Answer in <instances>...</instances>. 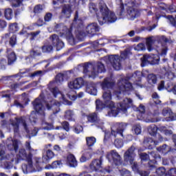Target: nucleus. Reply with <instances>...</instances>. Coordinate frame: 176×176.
Returning a JSON list of instances; mask_svg holds the SVG:
<instances>
[{
  "instance_id": "nucleus-51",
  "label": "nucleus",
  "mask_w": 176,
  "mask_h": 176,
  "mask_svg": "<svg viewBox=\"0 0 176 176\" xmlns=\"http://www.w3.org/2000/svg\"><path fill=\"white\" fill-rule=\"evenodd\" d=\"M89 10L91 13H96L97 12V7L96 6V4L94 3H89Z\"/></svg>"
},
{
  "instance_id": "nucleus-27",
  "label": "nucleus",
  "mask_w": 176,
  "mask_h": 176,
  "mask_svg": "<svg viewBox=\"0 0 176 176\" xmlns=\"http://www.w3.org/2000/svg\"><path fill=\"white\" fill-rule=\"evenodd\" d=\"M87 93L91 94V96H97V88L96 84L91 82L87 85Z\"/></svg>"
},
{
  "instance_id": "nucleus-60",
  "label": "nucleus",
  "mask_w": 176,
  "mask_h": 176,
  "mask_svg": "<svg viewBox=\"0 0 176 176\" xmlns=\"http://www.w3.org/2000/svg\"><path fill=\"white\" fill-rule=\"evenodd\" d=\"M167 175H169V176H176V168L170 169L168 171Z\"/></svg>"
},
{
  "instance_id": "nucleus-61",
  "label": "nucleus",
  "mask_w": 176,
  "mask_h": 176,
  "mask_svg": "<svg viewBox=\"0 0 176 176\" xmlns=\"http://www.w3.org/2000/svg\"><path fill=\"white\" fill-rule=\"evenodd\" d=\"M52 13H47L44 17V20L45 21H50L52 20Z\"/></svg>"
},
{
  "instance_id": "nucleus-53",
  "label": "nucleus",
  "mask_w": 176,
  "mask_h": 176,
  "mask_svg": "<svg viewBox=\"0 0 176 176\" xmlns=\"http://www.w3.org/2000/svg\"><path fill=\"white\" fill-rule=\"evenodd\" d=\"M52 168H60L61 167V162L55 161L51 165Z\"/></svg>"
},
{
  "instance_id": "nucleus-13",
  "label": "nucleus",
  "mask_w": 176,
  "mask_h": 176,
  "mask_svg": "<svg viewBox=\"0 0 176 176\" xmlns=\"http://www.w3.org/2000/svg\"><path fill=\"white\" fill-rule=\"evenodd\" d=\"M87 121L89 123H96V125L98 129H104V122L100 120V117H98V114L96 113H91L87 116Z\"/></svg>"
},
{
  "instance_id": "nucleus-41",
  "label": "nucleus",
  "mask_w": 176,
  "mask_h": 176,
  "mask_svg": "<svg viewBox=\"0 0 176 176\" xmlns=\"http://www.w3.org/2000/svg\"><path fill=\"white\" fill-rule=\"evenodd\" d=\"M78 13L76 14V16L74 17V22L72 25V27H76V24H78V27H80V25H82V24H83V22L82 21V20L80 19H78Z\"/></svg>"
},
{
  "instance_id": "nucleus-55",
  "label": "nucleus",
  "mask_w": 176,
  "mask_h": 176,
  "mask_svg": "<svg viewBox=\"0 0 176 176\" xmlns=\"http://www.w3.org/2000/svg\"><path fill=\"white\" fill-rule=\"evenodd\" d=\"M83 131V127L80 125H77L75 126L74 133L76 134H79Z\"/></svg>"
},
{
  "instance_id": "nucleus-18",
  "label": "nucleus",
  "mask_w": 176,
  "mask_h": 176,
  "mask_svg": "<svg viewBox=\"0 0 176 176\" xmlns=\"http://www.w3.org/2000/svg\"><path fill=\"white\" fill-rule=\"evenodd\" d=\"M107 157L109 160V162H111V160H113V162L118 166V164H120L122 157H120V155L116 151L112 150L110 152H109L107 155Z\"/></svg>"
},
{
  "instance_id": "nucleus-48",
  "label": "nucleus",
  "mask_w": 176,
  "mask_h": 176,
  "mask_svg": "<svg viewBox=\"0 0 176 176\" xmlns=\"http://www.w3.org/2000/svg\"><path fill=\"white\" fill-rule=\"evenodd\" d=\"M116 148H122L123 146V142L120 139H116L114 141Z\"/></svg>"
},
{
  "instance_id": "nucleus-21",
  "label": "nucleus",
  "mask_w": 176,
  "mask_h": 176,
  "mask_svg": "<svg viewBox=\"0 0 176 176\" xmlns=\"http://www.w3.org/2000/svg\"><path fill=\"white\" fill-rule=\"evenodd\" d=\"M6 144L9 151L17 152L19 149V142L17 140H14L12 138H10L7 140Z\"/></svg>"
},
{
  "instance_id": "nucleus-2",
  "label": "nucleus",
  "mask_w": 176,
  "mask_h": 176,
  "mask_svg": "<svg viewBox=\"0 0 176 176\" xmlns=\"http://www.w3.org/2000/svg\"><path fill=\"white\" fill-rule=\"evenodd\" d=\"M60 102L56 100L43 101V96H40L33 102L34 111L30 114V120L31 123H36V115H45V105L47 109H52L54 113L60 111Z\"/></svg>"
},
{
  "instance_id": "nucleus-30",
  "label": "nucleus",
  "mask_w": 176,
  "mask_h": 176,
  "mask_svg": "<svg viewBox=\"0 0 176 176\" xmlns=\"http://www.w3.org/2000/svg\"><path fill=\"white\" fill-rule=\"evenodd\" d=\"M71 13H72V10H71V6H65L62 10L63 16L68 19L69 17H71Z\"/></svg>"
},
{
  "instance_id": "nucleus-57",
  "label": "nucleus",
  "mask_w": 176,
  "mask_h": 176,
  "mask_svg": "<svg viewBox=\"0 0 176 176\" xmlns=\"http://www.w3.org/2000/svg\"><path fill=\"white\" fill-rule=\"evenodd\" d=\"M22 2L23 0H14L12 1V6H14V8H17V6H20V5H21Z\"/></svg>"
},
{
  "instance_id": "nucleus-45",
  "label": "nucleus",
  "mask_w": 176,
  "mask_h": 176,
  "mask_svg": "<svg viewBox=\"0 0 176 176\" xmlns=\"http://www.w3.org/2000/svg\"><path fill=\"white\" fill-rule=\"evenodd\" d=\"M133 131H134L136 135L141 133V126L140 124H136L133 127Z\"/></svg>"
},
{
  "instance_id": "nucleus-54",
  "label": "nucleus",
  "mask_w": 176,
  "mask_h": 176,
  "mask_svg": "<svg viewBox=\"0 0 176 176\" xmlns=\"http://www.w3.org/2000/svg\"><path fill=\"white\" fill-rule=\"evenodd\" d=\"M16 35H13L10 39V45L11 46H14V45H16V42H17V40H16Z\"/></svg>"
},
{
  "instance_id": "nucleus-17",
  "label": "nucleus",
  "mask_w": 176,
  "mask_h": 176,
  "mask_svg": "<svg viewBox=\"0 0 176 176\" xmlns=\"http://www.w3.org/2000/svg\"><path fill=\"white\" fill-rule=\"evenodd\" d=\"M173 140L175 144L174 147H168L167 145L164 144L157 148L158 152H160V153H163L164 155H166V153H168V152L174 153L176 151V135H173Z\"/></svg>"
},
{
  "instance_id": "nucleus-63",
  "label": "nucleus",
  "mask_w": 176,
  "mask_h": 176,
  "mask_svg": "<svg viewBox=\"0 0 176 176\" xmlns=\"http://www.w3.org/2000/svg\"><path fill=\"white\" fill-rule=\"evenodd\" d=\"M121 174L122 176H131L130 171L124 169L122 170Z\"/></svg>"
},
{
  "instance_id": "nucleus-49",
  "label": "nucleus",
  "mask_w": 176,
  "mask_h": 176,
  "mask_svg": "<svg viewBox=\"0 0 176 176\" xmlns=\"http://www.w3.org/2000/svg\"><path fill=\"white\" fill-rule=\"evenodd\" d=\"M17 31H19V27L17 26L16 23L10 25V32H16Z\"/></svg>"
},
{
  "instance_id": "nucleus-1",
  "label": "nucleus",
  "mask_w": 176,
  "mask_h": 176,
  "mask_svg": "<svg viewBox=\"0 0 176 176\" xmlns=\"http://www.w3.org/2000/svg\"><path fill=\"white\" fill-rule=\"evenodd\" d=\"M115 85V81L112 78H106L101 83V87L103 90L102 98L103 102L100 100H96V110L101 111L102 108H109L111 109L108 113V116L116 117L119 113H126L127 109L134 107L133 100L129 98H124L122 102H120L117 107H115V103L112 101V87Z\"/></svg>"
},
{
  "instance_id": "nucleus-47",
  "label": "nucleus",
  "mask_w": 176,
  "mask_h": 176,
  "mask_svg": "<svg viewBox=\"0 0 176 176\" xmlns=\"http://www.w3.org/2000/svg\"><path fill=\"white\" fill-rule=\"evenodd\" d=\"M159 115V111H155L153 116L154 118H152L150 122H151V123H155L156 122H160V120H162V118H156V116H157Z\"/></svg>"
},
{
  "instance_id": "nucleus-52",
  "label": "nucleus",
  "mask_w": 176,
  "mask_h": 176,
  "mask_svg": "<svg viewBox=\"0 0 176 176\" xmlns=\"http://www.w3.org/2000/svg\"><path fill=\"white\" fill-rule=\"evenodd\" d=\"M43 130H52L53 129V124L47 122L43 123Z\"/></svg>"
},
{
  "instance_id": "nucleus-56",
  "label": "nucleus",
  "mask_w": 176,
  "mask_h": 176,
  "mask_svg": "<svg viewBox=\"0 0 176 176\" xmlns=\"http://www.w3.org/2000/svg\"><path fill=\"white\" fill-rule=\"evenodd\" d=\"M140 158L142 159V162L149 160V155L145 153H143L140 155Z\"/></svg>"
},
{
  "instance_id": "nucleus-19",
  "label": "nucleus",
  "mask_w": 176,
  "mask_h": 176,
  "mask_svg": "<svg viewBox=\"0 0 176 176\" xmlns=\"http://www.w3.org/2000/svg\"><path fill=\"white\" fill-rule=\"evenodd\" d=\"M56 31H59L60 34V36H65V38H71L72 36V34L71 33L72 30L67 29V27L64 26V25H57L56 26Z\"/></svg>"
},
{
  "instance_id": "nucleus-43",
  "label": "nucleus",
  "mask_w": 176,
  "mask_h": 176,
  "mask_svg": "<svg viewBox=\"0 0 176 176\" xmlns=\"http://www.w3.org/2000/svg\"><path fill=\"white\" fill-rule=\"evenodd\" d=\"M43 11V6L42 5H37L34 8V12L36 14L42 13Z\"/></svg>"
},
{
  "instance_id": "nucleus-9",
  "label": "nucleus",
  "mask_w": 176,
  "mask_h": 176,
  "mask_svg": "<svg viewBox=\"0 0 176 176\" xmlns=\"http://www.w3.org/2000/svg\"><path fill=\"white\" fill-rule=\"evenodd\" d=\"M117 129L116 131H115V128L113 127L111 129V133H105L104 135V142H105L106 141H108V140H109V138H111V140H115V138H116V135H121V137H123V131H124L126 129V125L124 123H120L117 124Z\"/></svg>"
},
{
  "instance_id": "nucleus-8",
  "label": "nucleus",
  "mask_w": 176,
  "mask_h": 176,
  "mask_svg": "<svg viewBox=\"0 0 176 176\" xmlns=\"http://www.w3.org/2000/svg\"><path fill=\"white\" fill-rule=\"evenodd\" d=\"M56 82H50L48 85V89L51 91V93L53 94L54 97L55 98H60V102H63V104H65V105H72V102L68 101V100L65 99V96L64 94H63L60 90H58V88L57 87H55Z\"/></svg>"
},
{
  "instance_id": "nucleus-16",
  "label": "nucleus",
  "mask_w": 176,
  "mask_h": 176,
  "mask_svg": "<svg viewBox=\"0 0 176 176\" xmlns=\"http://www.w3.org/2000/svg\"><path fill=\"white\" fill-rule=\"evenodd\" d=\"M85 85L82 78H78L68 82V87L72 90H79Z\"/></svg>"
},
{
  "instance_id": "nucleus-6",
  "label": "nucleus",
  "mask_w": 176,
  "mask_h": 176,
  "mask_svg": "<svg viewBox=\"0 0 176 176\" xmlns=\"http://www.w3.org/2000/svg\"><path fill=\"white\" fill-rule=\"evenodd\" d=\"M84 74H87L89 78H96L98 74H102L105 72V67L104 64L101 63H97L94 65L91 63H85L82 66Z\"/></svg>"
},
{
  "instance_id": "nucleus-22",
  "label": "nucleus",
  "mask_w": 176,
  "mask_h": 176,
  "mask_svg": "<svg viewBox=\"0 0 176 176\" xmlns=\"http://www.w3.org/2000/svg\"><path fill=\"white\" fill-rule=\"evenodd\" d=\"M52 41L53 46L56 47V50H61L64 47V43L58 38V36L53 34L52 36Z\"/></svg>"
},
{
  "instance_id": "nucleus-25",
  "label": "nucleus",
  "mask_w": 176,
  "mask_h": 176,
  "mask_svg": "<svg viewBox=\"0 0 176 176\" xmlns=\"http://www.w3.org/2000/svg\"><path fill=\"white\" fill-rule=\"evenodd\" d=\"M71 78V72H66L64 74H58L56 77V82L61 83L64 82V80H67Z\"/></svg>"
},
{
  "instance_id": "nucleus-29",
  "label": "nucleus",
  "mask_w": 176,
  "mask_h": 176,
  "mask_svg": "<svg viewBox=\"0 0 176 176\" xmlns=\"http://www.w3.org/2000/svg\"><path fill=\"white\" fill-rule=\"evenodd\" d=\"M144 143L145 144H148L147 146H148V149H152V148H155L156 146V145H157V142L154 141L151 138H146L144 141Z\"/></svg>"
},
{
  "instance_id": "nucleus-50",
  "label": "nucleus",
  "mask_w": 176,
  "mask_h": 176,
  "mask_svg": "<svg viewBox=\"0 0 176 176\" xmlns=\"http://www.w3.org/2000/svg\"><path fill=\"white\" fill-rule=\"evenodd\" d=\"M134 50L137 52H141V50H145V45L143 43H140L134 47Z\"/></svg>"
},
{
  "instance_id": "nucleus-36",
  "label": "nucleus",
  "mask_w": 176,
  "mask_h": 176,
  "mask_svg": "<svg viewBox=\"0 0 176 176\" xmlns=\"http://www.w3.org/2000/svg\"><path fill=\"white\" fill-rule=\"evenodd\" d=\"M157 130H159V128L156 126V125H151L148 128V131L151 135H156L157 133Z\"/></svg>"
},
{
  "instance_id": "nucleus-10",
  "label": "nucleus",
  "mask_w": 176,
  "mask_h": 176,
  "mask_svg": "<svg viewBox=\"0 0 176 176\" xmlns=\"http://www.w3.org/2000/svg\"><path fill=\"white\" fill-rule=\"evenodd\" d=\"M124 58H127V52H122L120 56L111 55L109 57V60L113 68H114L116 71H119L122 69V61H123Z\"/></svg>"
},
{
  "instance_id": "nucleus-14",
  "label": "nucleus",
  "mask_w": 176,
  "mask_h": 176,
  "mask_svg": "<svg viewBox=\"0 0 176 176\" xmlns=\"http://www.w3.org/2000/svg\"><path fill=\"white\" fill-rule=\"evenodd\" d=\"M11 124L14 128V133H19V126L20 124L23 126V129L27 133H30V131H28V127L27 126V122H25V119L23 118L19 119L15 118L14 120L11 122Z\"/></svg>"
},
{
  "instance_id": "nucleus-31",
  "label": "nucleus",
  "mask_w": 176,
  "mask_h": 176,
  "mask_svg": "<svg viewBox=\"0 0 176 176\" xmlns=\"http://www.w3.org/2000/svg\"><path fill=\"white\" fill-rule=\"evenodd\" d=\"M14 155H13V154L7 155L5 156V151L0 149V160H3V159H7V160H10V162H14Z\"/></svg>"
},
{
  "instance_id": "nucleus-34",
  "label": "nucleus",
  "mask_w": 176,
  "mask_h": 176,
  "mask_svg": "<svg viewBox=\"0 0 176 176\" xmlns=\"http://www.w3.org/2000/svg\"><path fill=\"white\" fill-rule=\"evenodd\" d=\"M41 56V47H35L30 51V57H36Z\"/></svg>"
},
{
  "instance_id": "nucleus-4",
  "label": "nucleus",
  "mask_w": 176,
  "mask_h": 176,
  "mask_svg": "<svg viewBox=\"0 0 176 176\" xmlns=\"http://www.w3.org/2000/svg\"><path fill=\"white\" fill-rule=\"evenodd\" d=\"M18 160H26L28 165L24 164L22 165V171L24 174H28V173H36V171H41L42 168L36 165V169L32 166V155L29 154L27 155L25 149L21 148L17 154Z\"/></svg>"
},
{
  "instance_id": "nucleus-44",
  "label": "nucleus",
  "mask_w": 176,
  "mask_h": 176,
  "mask_svg": "<svg viewBox=\"0 0 176 176\" xmlns=\"http://www.w3.org/2000/svg\"><path fill=\"white\" fill-rule=\"evenodd\" d=\"M156 173L157 175L160 176H166L167 173H166V168L164 167L159 168L158 169L156 170Z\"/></svg>"
},
{
  "instance_id": "nucleus-3",
  "label": "nucleus",
  "mask_w": 176,
  "mask_h": 176,
  "mask_svg": "<svg viewBox=\"0 0 176 176\" xmlns=\"http://www.w3.org/2000/svg\"><path fill=\"white\" fill-rule=\"evenodd\" d=\"M142 75V73L140 72H136L132 74L131 77L127 76L126 78L120 80L118 82V91L116 92V94H122V93L129 94V91H132V90L134 89L131 83L129 82V79H138V82L135 81L134 82V86H135V87H143L144 86L140 82Z\"/></svg>"
},
{
  "instance_id": "nucleus-40",
  "label": "nucleus",
  "mask_w": 176,
  "mask_h": 176,
  "mask_svg": "<svg viewBox=\"0 0 176 176\" xmlns=\"http://www.w3.org/2000/svg\"><path fill=\"white\" fill-rule=\"evenodd\" d=\"M5 17L6 20H12V17H13V12L12 9L8 8L5 11Z\"/></svg>"
},
{
  "instance_id": "nucleus-62",
  "label": "nucleus",
  "mask_w": 176,
  "mask_h": 176,
  "mask_svg": "<svg viewBox=\"0 0 176 176\" xmlns=\"http://www.w3.org/2000/svg\"><path fill=\"white\" fill-rule=\"evenodd\" d=\"M174 85H173V84L171 82H168L167 84V85L166 86V89L167 90V91H168L169 93H171L172 90H173V87Z\"/></svg>"
},
{
  "instance_id": "nucleus-12",
  "label": "nucleus",
  "mask_w": 176,
  "mask_h": 176,
  "mask_svg": "<svg viewBox=\"0 0 176 176\" xmlns=\"http://www.w3.org/2000/svg\"><path fill=\"white\" fill-rule=\"evenodd\" d=\"M161 115L164 116L163 122H174L176 120V113H173L168 107L164 108L161 111Z\"/></svg>"
},
{
  "instance_id": "nucleus-46",
  "label": "nucleus",
  "mask_w": 176,
  "mask_h": 176,
  "mask_svg": "<svg viewBox=\"0 0 176 176\" xmlns=\"http://www.w3.org/2000/svg\"><path fill=\"white\" fill-rule=\"evenodd\" d=\"M53 50V47L52 45H44L42 47L43 53H47Z\"/></svg>"
},
{
  "instance_id": "nucleus-32",
  "label": "nucleus",
  "mask_w": 176,
  "mask_h": 176,
  "mask_svg": "<svg viewBox=\"0 0 176 176\" xmlns=\"http://www.w3.org/2000/svg\"><path fill=\"white\" fill-rule=\"evenodd\" d=\"M54 157V153L52 150H48L46 153V156L43 157V162L44 163H47L49 160Z\"/></svg>"
},
{
  "instance_id": "nucleus-39",
  "label": "nucleus",
  "mask_w": 176,
  "mask_h": 176,
  "mask_svg": "<svg viewBox=\"0 0 176 176\" xmlns=\"http://www.w3.org/2000/svg\"><path fill=\"white\" fill-rule=\"evenodd\" d=\"M65 118L67 120H72V119H74V111L72 110L66 111Z\"/></svg>"
},
{
  "instance_id": "nucleus-11",
  "label": "nucleus",
  "mask_w": 176,
  "mask_h": 176,
  "mask_svg": "<svg viewBox=\"0 0 176 176\" xmlns=\"http://www.w3.org/2000/svg\"><path fill=\"white\" fill-rule=\"evenodd\" d=\"M160 58L157 55H144L142 58V67H146L148 64H159Z\"/></svg>"
},
{
  "instance_id": "nucleus-7",
  "label": "nucleus",
  "mask_w": 176,
  "mask_h": 176,
  "mask_svg": "<svg viewBox=\"0 0 176 176\" xmlns=\"http://www.w3.org/2000/svg\"><path fill=\"white\" fill-rule=\"evenodd\" d=\"M135 147L134 146H131L124 155V160L126 163L131 164V168L133 171H138V164L137 162H134V158L135 157Z\"/></svg>"
},
{
  "instance_id": "nucleus-20",
  "label": "nucleus",
  "mask_w": 176,
  "mask_h": 176,
  "mask_svg": "<svg viewBox=\"0 0 176 176\" xmlns=\"http://www.w3.org/2000/svg\"><path fill=\"white\" fill-rule=\"evenodd\" d=\"M102 166V157H100V159L94 160L90 164V168L92 171H98L101 170Z\"/></svg>"
},
{
  "instance_id": "nucleus-33",
  "label": "nucleus",
  "mask_w": 176,
  "mask_h": 176,
  "mask_svg": "<svg viewBox=\"0 0 176 176\" xmlns=\"http://www.w3.org/2000/svg\"><path fill=\"white\" fill-rule=\"evenodd\" d=\"M138 112H140L141 113L140 117H138L140 120H142V119H145L144 113H145V106L143 104H140L138 108H137Z\"/></svg>"
},
{
  "instance_id": "nucleus-58",
  "label": "nucleus",
  "mask_w": 176,
  "mask_h": 176,
  "mask_svg": "<svg viewBox=\"0 0 176 176\" xmlns=\"http://www.w3.org/2000/svg\"><path fill=\"white\" fill-rule=\"evenodd\" d=\"M165 17H166V19H168V20H169L170 21V23L173 25H175V19H174V17L173 16L168 15Z\"/></svg>"
},
{
  "instance_id": "nucleus-28",
  "label": "nucleus",
  "mask_w": 176,
  "mask_h": 176,
  "mask_svg": "<svg viewBox=\"0 0 176 176\" xmlns=\"http://www.w3.org/2000/svg\"><path fill=\"white\" fill-rule=\"evenodd\" d=\"M67 163H69V165L70 167H76L78 166V161H76V158H75V155L72 154H69L67 155Z\"/></svg>"
},
{
  "instance_id": "nucleus-5",
  "label": "nucleus",
  "mask_w": 176,
  "mask_h": 176,
  "mask_svg": "<svg viewBox=\"0 0 176 176\" xmlns=\"http://www.w3.org/2000/svg\"><path fill=\"white\" fill-rule=\"evenodd\" d=\"M100 10L101 13V16L98 18L99 23L100 25H103L105 23H115L118 18L115 13L109 11L107 5L100 3Z\"/></svg>"
},
{
  "instance_id": "nucleus-59",
  "label": "nucleus",
  "mask_w": 176,
  "mask_h": 176,
  "mask_svg": "<svg viewBox=\"0 0 176 176\" xmlns=\"http://www.w3.org/2000/svg\"><path fill=\"white\" fill-rule=\"evenodd\" d=\"M62 126L66 131H69V124L67 122H63Z\"/></svg>"
},
{
  "instance_id": "nucleus-15",
  "label": "nucleus",
  "mask_w": 176,
  "mask_h": 176,
  "mask_svg": "<svg viewBox=\"0 0 176 176\" xmlns=\"http://www.w3.org/2000/svg\"><path fill=\"white\" fill-rule=\"evenodd\" d=\"M156 41H157V42H166L167 41V38H166V36H150L148 38H146V46H147V49L148 50V52H152V46L153 45V43H155V42H156Z\"/></svg>"
},
{
  "instance_id": "nucleus-42",
  "label": "nucleus",
  "mask_w": 176,
  "mask_h": 176,
  "mask_svg": "<svg viewBox=\"0 0 176 176\" xmlns=\"http://www.w3.org/2000/svg\"><path fill=\"white\" fill-rule=\"evenodd\" d=\"M14 61H16V54L14 52H12L8 56V64L10 65L13 64Z\"/></svg>"
},
{
  "instance_id": "nucleus-26",
  "label": "nucleus",
  "mask_w": 176,
  "mask_h": 176,
  "mask_svg": "<svg viewBox=\"0 0 176 176\" xmlns=\"http://www.w3.org/2000/svg\"><path fill=\"white\" fill-rule=\"evenodd\" d=\"M86 31L87 34H90L91 35H94L96 32H98L99 31L98 25L97 23H91L87 25L86 28Z\"/></svg>"
},
{
  "instance_id": "nucleus-37",
  "label": "nucleus",
  "mask_w": 176,
  "mask_h": 176,
  "mask_svg": "<svg viewBox=\"0 0 176 176\" xmlns=\"http://www.w3.org/2000/svg\"><path fill=\"white\" fill-rule=\"evenodd\" d=\"M158 130L161 131V133H164L165 135H171V134H173V131L167 129L164 126H160Z\"/></svg>"
},
{
  "instance_id": "nucleus-35",
  "label": "nucleus",
  "mask_w": 176,
  "mask_h": 176,
  "mask_svg": "<svg viewBox=\"0 0 176 176\" xmlns=\"http://www.w3.org/2000/svg\"><path fill=\"white\" fill-rule=\"evenodd\" d=\"M147 82L150 85H155V83L157 82V78L154 74H149L147 77Z\"/></svg>"
},
{
  "instance_id": "nucleus-64",
  "label": "nucleus",
  "mask_w": 176,
  "mask_h": 176,
  "mask_svg": "<svg viewBox=\"0 0 176 176\" xmlns=\"http://www.w3.org/2000/svg\"><path fill=\"white\" fill-rule=\"evenodd\" d=\"M157 89L160 91L164 89V81H161V82L158 85Z\"/></svg>"
},
{
  "instance_id": "nucleus-24",
  "label": "nucleus",
  "mask_w": 176,
  "mask_h": 176,
  "mask_svg": "<svg viewBox=\"0 0 176 176\" xmlns=\"http://www.w3.org/2000/svg\"><path fill=\"white\" fill-rule=\"evenodd\" d=\"M140 16V11L135 10L134 8H129L127 10V18L129 20H134L137 17Z\"/></svg>"
},
{
  "instance_id": "nucleus-38",
  "label": "nucleus",
  "mask_w": 176,
  "mask_h": 176,
  "mask_svg": "<svg viewBox=\"0 0 176 176\" xmlns=\"http://www.w3.org/2000/svg\"><path fill=\"white\" fill-rule=\"evenodd\" d=\"M86 142H87V146H94V145L96 142V138H94V137H87L86 138Z\"/></svg>"
},
{
  "instance_id": "nucleus-23",
  "label": "nucleus",
  "mask_w": 176,
  "mask_h": 176,
  "mask_svg": "<svg viewBox=\"0 0 176 176\" xmlns=\"http://www.w3.org/2000/svg\"><path fill=\"white\" fill-rule=\"evenodd\" d=\"M93 156V151L91 149L88 148L82 151V156L80 158V162L81 163H85L87 160H90V158Z\"/></svg>"
}]
</instances>
